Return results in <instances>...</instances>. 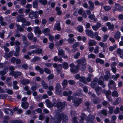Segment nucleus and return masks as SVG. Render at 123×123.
Instances as JSON below:
<instances>
[{
  "label": "nucleus",
  "instance_id": "obj_1",
  "mask_svg": "<svg viewBox=\"0 0 123 123\" xmlns=\"http://www.w3.org/2000/svg\"><path fill=\"white\" fill-rule=\"evenodd\" d=\"M57 116V117H54V119H56L58 121H60V122L62 120V123H67L68 120V117L66 115H64L63 113L62 114L60 112H57L56 114Z\"/></svg>",
  "mask_w": 123,
  "mask_h": 123
},
{
  "label": "nucleus",
  "instance_id": "obj_2",
  "mask_svg": "<svg viewBox=\"0 0 123 123\" xmlns=\"http://www.w3.org/2000/svg\"><path fill=\"white\" fill-rule=\"evenodd\" d=\"M65 103L64 102H58L56 104L55 106L56 107L58 111H62L65 108Z\"/></svg>",
  "mask_w": 123,
  "mask_h": 123
},
{
  "label": "nucleus",
  "instance_id": "obj_3",
  "mask_svg": "<svg viewBox=\"0 0 123 123\" xmlns=\"http://www.w3.org/2000/svg\"><path fill=\"white\" fill-rule=\"evenodd\" d=\"M61 88V86L60 84L58 83L56 84L55 87V92L57 95L62 96Z\"/></svg>",
  "mask_w": 123,
  "mask_h": 123
},
{
  "label": "nucleus",
  "instance_id": "obj_4",
  "mask_svg": "<svg viewBox=\"0 0 123 123\" xmlns=\"http://www.w3.org/2000/svg\"><path fill=\"white\" fill-rule=\"evenodd\" d=\"M72 101L75 106H78L82 102V100L81 98L78 99L77 98H75L73 99Z\"/></svg>",
  "mask_w": 123,
  "mask_h": 123
},
{
  "label": "nucleus",
  "instance_id": "obj_5",
  "mask_svg": "<svg viewBox=\"0 0 123 123\" xmlns=\"http://www.w3.org/2000/svg\"><path fill=\"white\" fill-rule=\"evenodd\" d=\"M108 85L109 88L111 89L115 90L116 89V83L114 81L112 80L109 81Z\"/></svg>",
  "mask_w": 123,
  "mask_h": 123
},
{
  "label": "nucleus",
  "instance_id": "obj_6",
  "mask_svg": "<svg viewBox=\"0 0 123 123\" xmlns=\"http://www.w3.org/2000/svg\"><path fill=\"white\" fill-rule=\"evenodd\" d=\"M38 12L37 11L35 12L32 11L30 12L29 15V17L31 19L38 18Z\"/></svg>",
  "mask_w": 123,
  "mask_h": 123
},
{
  "label": "nucleus",
  "instance_id": "obj_7",
  "mask_svg": "<svg viewBox=\"0 0 123 123\" xmlns=\"http://www.w3.org/2000/svg\"><path fill=\"white\" fill-rule=\"evenodd\" d=\"M105 93L106 97L108 101L111 102L112 101V99L111 96V91L110 90L105 91L104 92Z\"/></svg>",
  "mask_w": 123,
  "mask_h": 123
},
{
  "label": "nucleus",
  "instance_id": "obj_8",
  "mask_svg": "<svg viewBox=\"0 0 123 123\" xmlns=\"http://www.w3.org/2000/svg\"><path fill=\"white\" fill-rule=\"evenodd\" d=\"M115 10L119 12L123 11V6L118 3H116L115 5Z\"/></svg>",
  "mask_w": 123,
  "mask_h": 123
},
{
  "label": "nucleus",
  "instance_id": "obj_9",
  "mask_svg": "<svg viewBox=\"0 0 123 123\" xmlns=\"http://www.w3.org/2000/svg\"><path fill=\"white\" fill-rule=\"evenodd\" d=\"M86 115L84 113H82L80 116V119L79 121V123H84V120L86 118Z\"/></svg>",
  "mask_w": 123,
  "mask_h": 123
},
{
  "label": "nucleus",
  "instance_id": "obj_10",
  "mask_svg": "<svg viewBox=\"0 0 123 123\" xmlns=\"http://www.w3.org/2000/svg\"><path fill=\"white\" fill-rule=\"evenodd\" d=\"M85 32L86 34L88 36L92 37H93V33L92 31L87 29L85 30Z\"/></svg>",
  "mask_w": 123,
  "mask_h": 123
},
{
  "label": "nucleus",
  "instance_id": "obj_11",
  "mask_svg": "<svg viewBox=\"0 0 123 123\" xmlns=\"http://www.w3.org/2000/svg\"><path fill=\"white\" fill-rule=\"evenodd\" d=\"M29 104L27 101L24 102H22L21 104V106L22 108L25 109H27L29 106Z\"/></svg>",
  "mask_w": 123,
  "mask_h": 123
},
{
  "label": "nucleus",
  "instance_id": "obj_12",
  "mask_svg": "<svg viewBox=\"0 0 123 123\" xmlns=\"http://www.w3.org/2000/svg\"><path fill=\"white\" fill-rule=\"evenodd\" d=\"M106 25L108 27V29L109 30H110L112 31L114 30V25L113 24L111 25V23L108 22L106 23Z\"/></svg>",
  "mask_w": 123,
  "mask_h": 123
},
{
  "label": "nucleus",
  "instance_id": "obj_13",
  "mask_svg": "<svg viewBox=\"0 0 123 123\" xmlns=\"http://www.w3.org/2000/svg\"><path fill=\"white\" fill-rule=\"evenodd\" d=\"M122 99L120 97L117 98L115 101L113 102V104L114 105H117L119 104L121 102Z\"/></svg>",
  "mask_w": 123,
  "mask_h": 123
},
{
  "label": "nucleus",
  "instance_id": "obj_14",
  "mask_svg": "<svg viewBox=\"0 0 123 123\" xmlns=\"http://www.w3.org/2000/svg\"><path fill=\"white\" fill-rule=\"evenodd\" d=\"M79 70V68L78 66H76L75 68H70V70L71 72L73 74L77 73Z\"/></svg>",
  "mask_w": 123,
  "mask_h": 123
},
{
  "label": "nucleus",
  "instance_id": "obj_15",
  "mask_svg": "<svg viewBox=\"0 0 123 123\" xmlns=\"http://www.w3.org/2000/svg\"><path fill=\"white\" fill-rule=\"evenodd\" d=\"M95 117L93 115H91L88 117H86V120L89 122H92L93 121Z\"/></svg>",
  "mask_w": 123,
  "mask_h": 123
},
{
  "label": "nucleus",
  "instance_id": "obj_16",
  "mask_svg": "<svg viewBox=\"0 0 123 123\" xmlns=\"http://www.w3.org/2000/svg\"><path fill=\"white\" fill-rule=\"evenodd\" d=\"M99 114L100 115H102L105 117H106L107 114V111L105 109L101 110Z\"/></svg>",
  "mask_w": 123,
  "mask_h": 123
},
{
  "label": "nucleus",
  "instance_id": "obj_17",
  "mask_svg": "<svg viewBox=\"0 0 123 123\" xmlns=\"http://www.w3.org/2000/svg\"><path fill=\"white\" fill-rule=\"evenodd\" d=\"M55 10L57 12V15H60L62 14V12L60 7H56L55 8Z\"/></svg>",
  "mask_w": 123,
  "mask_h": 123
},
{
  "label": "nucleus",
  "instance_id": "obj_18",
  "mask_svg": "<svg viewBox=\"0 0 123 123\" xmlns=\"http://www.w3.org/2000/svg\"><path fill=\"white\" fill-rule=\"evenodd\" d=\"M54 29L55 30H56L58 31H60L61 29L60 23H57L56 25H55L54 27Z\"/></svg>",
  "mask_w": 123,
  "mask_h": 123
},
{
  "label": "nucleus",
  "instance_id": "obj_19",
  "mask_svg": "<svg viewBox=\"0 0 123 123\" xmlns=\"http://www.w3.org/2000/svg\"><path fill=\"white\" fill-rule=\"evenodd\" d=\"M72 93V92L71 91H69L68 92L66 91H64L63 92V95L64 96H67L71 95Z\"/></svg>",
  "mask_w": 123,
  "mask_h": 123
},
{
  "label": "nucleus",
  "instance_id": "obj_20",
  "mask_svg": "<svg viewBox=\"0 0 123 123\" xmlns=\"http://www.w3.org/2000/svg\"><path fill=\"white\" fill-rule=\"evenodd\" d=\"M35 34L37 33L38 34H41L42 32L40 28L38 27H35V29L34 31Z\"/></svg>",
  "mask_w": 123,
  "mask_h": 123
},
{
  "label": "nucleus",
  "instance_id": "obj_21",
  "mask_svg": "<svg viewBox=\"0 0 123 123\" xmlns=\"http://www.w3.org/2000/svg\"><path fill=\"white\" fill-rule=\"evenodd\" d=\"M14 53V51H11L9 52L8 53H6L5 55L7 58H9L13 56Z\"/></svg>",
  "mask_w": 123,
  "mask_h": 123
},
{
  "label": "nucleus",
  "instance_id": "obj_22",
  "mask_svg": "<svg viewBox=\"0 0 123 123\" xmlns=\"http://www.w3.org/2000/svg\"><path fill=\"white\" fill-rule=\"evenodd\" d=\"M121 35L119 31H117L114 36V38L117 40L119 39Z\"/></svg>",
  "mask_w": 123,
  "mask_h": 123
},
{
  "label": "nucleus",
  "instance_id": "obj_23",
  "mask_svg": "<svg viewBox=\"0 0 123 123\" xmlns=\"http://www.w3.org/2000/svg\"><path fill=\"white\" fill-rule=\"evenodd\" d=\"M30 82L29 80L28 79H23L21 81V83L24 85L28 84Z\"/></svg>",
  "mask_w": 123,
  "mask_h": 123
},
{
  "label": "nucleus",
  "instance_id": "obj_24",
  "mask_svg": "<svg viewBox=\"0 0 123 123\" xmlns=\"http://www.w3.org/2000/svg\"><path fill=\"white\" fill-rule=\"evenodd\" d=\"M88 3L90 6L89 9L90 10H92L94 8V6L93 3L91 0H89L88 1Z\"/></svg>",
  "mask_w": 123,
  "mask_h": 123
},
{
  "label": "nucleus",
  "instance_id": "obj_25",
  "mask_svg": "<svg viewBox=\"0 0 123 123\" xmlns=\"http://www.w3.org/2000/svg\"><path fill=\"white\" fill-rule=\"evenodd\" d=\"M54 61L55 62L58 61L60 62L62 61V59L61 58H58L57 56H55L53 58Z\"/></svg>",
  "mask_w": 123,
  "mask_h": 123
},
{
  "label": "nucleus",
  "instance_id": "obj_26",
  "mask_svg": "<svg viewBox=\"0 0 123 123\" xmlns=\"http://www.w3.org/2000/svg\"><path fill=\"white\" fill-rule=\"evenodd\" d=\"M89 45L90 46L95 45H96V42L93 40H91L88 42Z\"/></svg>",
  "mask_w": 123,
  "mask_h": 123
},
{
  "label": "nucleus",
  "instance_id": "obj_27",
  "mask_svg": "<svg viewBox=\"0 0 123 123\" xmlns=\"http://www.w3.org/2000/svg\"><path fill=\"white\" fill-rule=\"evenodd\" d=\"M33 34L31 32L29 33L27 35L28 39L30 40H31L33 39Z\"/></svg>",
  "mask_w": 123,
  "mask_h": 123
},
{
  "label": "nucleus",
  "instance_id": "obj_28",
  "mask_svg": "<svg viewBox=\"0 0 123 123\" xmlns=\"http://www.w3.org/2000/svg\"><path fill=\"white\" fill-rule=\"evenodd\" d=\"M112 96L113 97H117L119 96V94L117 91H115L112 92Z\"/></svg>",
  "mask_w": 123,
  "mask_h": 123
},
{
  "label": "nucleus",
  "instance_id": "obj_29",
  "mask_svg": "<svg viewBox=\"0 0 123 123\" xmlns=\"http://www.w3.org/2000/svg\"><path fill=\"white\" fill-rule=\"evenodd\" d=\"M40 59V57L37 56H34V57L33 58L32 60V61L33 62H36L39 61Z\"/></svg>",
  "mask_w": 123,
  "mask_h": 123
},
{
  "label": "nucleus",
  "instance_id": "obj_30",
  "mask_svg": "<svg viewBox=\"0 0 123 123\" xmlns=\"http://www.w3.org/2000/svg\"><path fill=\"white\" fill-rule=\"evenodd\" d=\"M10 123H23V122L22 120H14L10 122Z\"/></svg>",
  "mask_w": 123,
  "mask_h": 123
},
{
  "label": "nucleus",
  "instance_id": "obj_31",
  "mask_svg": "<svg viewBox=\"0 0 123 123\" xmlns=\"http://www.w3.org/2000/svg\"><path fill=\"white\" fill-rule=\"evenodd\" d=\"M61 65V64H59L58 65V64L56 63H55L53 65V67L55 68H56L57 71L58 72L60 71L59 68L58 66H60Z\"/></svg>",
  "mask_w": 123,
  "mask_h": 123
},
{
  "label": "nucleus",
  "instance_id": "obj_32",
  "mask_svg": "<svg viewBox=\"0 0 123 123\" xmlns=\"http://www.w3.org/2000/svg\"><path fill=\"white\" fill-rule=\"evenodd\" d=\"M79 43L78 42H75L72 45V47L74 50H76L77 49L76 47L79 46Z\"/></svg>",
  "mask_w": 123,
  "mask_h": 123
},
{
  "label": "nucleus",
  "instance_id": "obj_33",
  "mask_svg": "<svg viewBox=\"0 0 123 123\" xmlns=\"http://www.w3.org/2000/svg\"><path fill=\"white\" fill-rule=\"evenodd\" d=\"M64 52V51L62 49L61 50H60L58 51V55L62 56L65 54Z\"/></svg>",
  "mask_w": 123,
  "mask_h": 123
},
{
  "label": "nucleus",
  "instance_id": "obj_34",
  "mask_svg": "<svg viewBox=\"0 0 123 123\" xmlns=\"http://www.w3.org/2000/svg\"><path fill=\"white\" fill-rule=\"evenodd\" d=\"M77 29L79 32H82L83 31V26L82 25H80L77 27Z\"/></svg>",
  "mask_w": 123,
  "mask_h": 123
},
{
  "label": "nucleus",
  "instance_id": "obj_35",
  "mask_svg": "<svg viewBox=\"0 0 123 123\" xmlns=\"http://www.w3.org/2000/svg\"><path fill=\"white\" fill-rule=\"evenodd\" d=\"M108 37L109 36L108 35L106 34H105L103 38L102 41L103 42L106 41Z\"/></svg>",
  "mask_w": 123,
  "mask_h": 123
},
{
  "label": "nucleus",
  "instance_id": "obj_36",
  "mask_svg": "<svg viewBox=\"0 0 123 123\" xmlns=\"http://www.w3.org/2000/svg\"><path fill=\"white\" fill-rule=\"evenodd\" d=\"M105 10L106 11H108L111 9V7L109 6H103Z\"/></svg>",
  "mask_w": 123,
  "mask_h": 123
},
{
  "label": "nucleus",
  "instance_id": "obj_37",
  "mask_svg": "<svg viewBox=\"0 0 123 123\" xmlns=\"http://www.w3.org/2000/svg\"><path fill=\"white\" fill-rule=\"evenodd\" d=\"M79 80L80 81L83 83H85L86 82V78L84 76H81Z\"/></svg>",
  "mask_w": 123,
  "mask_h": 123
},
{
  "label": "nucleus",
  "instance_id": "obj_38",
  "mask_svg": "<svg viewBox=\"0 0 123 123\" xmlns=\"http://www.w3.org/2000/svg\"><path fill=\"white\" fill-rule=\"evenodd\" d=\"M42 85L43 88L44 89H47L48 87L47 84L44 81H43V82H42Z\"/></svg>",
  "mask_w": 123,
  "mask_h": 123
},
{
  "label": "nucleus",
  "instance_id": "obj_39",
  "mask_svg": "<svg viewBox=\"0 0 123 123\" xmlns=\"http://www.w3.org/2000/svg\"><path fill=\"white\" fill-rule=\"evenodd\" d=\"M108 108L109 109V113L110 114H112L113 112V107L112 106H109L108 107Z\"/></svg>",
  "mask_w": 123,
  "mask_h": 123
},
{
  "label": "nucleus",
  "instance_id": "obj_40",
  "mask_svg": "<svg viewBox=\"0 0 123 123\" xmlns=\"http://www.w3.org/2000/svg\"><path fill=\"white\" fill-rule=\"evenodd\" d=\"M45 102L48 106L50 107H52V103L50 102V100L49 99H47L46 100Z\"/></svg>",
  "mask_w": 123,
  "mask_h": 123
},
{
  "label": "nucleus",
  "instance_id": "obj_41",
  "mask_svg": "<svg viewBox=\"0 0 123 123\" xmlns=\"http://www.w3.org/2000/svg\"><path fill=\"white\" fill-rule=\"evenodd\" d=\"M63 68L65 69H67L68 68V65L67 62H65L63 63Z\"/></svg>",
  "mask_w": 123,
  "mask_h": 123
},
{
  "label": "nucleus",
  "instance_id": "obj_42",
  "mask_svg": "<svg viewBox=\"0 0 123 123\" xmlns=\"http://www.w3.org/2000/svg\"><path fill=\"white\" fill-rule=\"evenodd\" d=\"M36 54H40L42 52V50L41 48H38L36 49Z\"/></svg>",
  "mask_w": 123,
  "mask_h": 123
},
{
  "label": "nucleus",
  "instance_id": "obj_43",
  "mask_svg": "<svg viewBox=\"0 0 123 123\" xmlns=\"http://www.w3.org/2000/svg\"><path fill=\"white\" fill-rule=\"evenodd\" d=\"M44 71L46 73L48 74H50L51 73L50 70L47 68H44Z\"/></svg>",
  "mask_w": 123,
  "mask_h": 123
},
{
  "label": "nucleus",
  "instance_id": "obj_44",
  "mask_svg": "<svg viewBox=\"0 0 123 123\" xmlns=\"http://www.w3.org/2000/svg\"><path fill=\"white\" fill-rule=\"evenodd\" d=\"M76 112L75 111H73L71 110L70 111V113L71 116L72 117H74L75 116L76 114Z\"/></svg>",
  "mask_w": 123,
  "mask_h": 123
},
{
  "label": "nucleus",
  "instance_id": "obj_45",
  "mask_svg": "<svg viewBox=\"0 0 123 123\" xmlns=\"http://www.w3.org/2000/svg\"><path fill=\"white\" fill-rule=\"evenodd\" d=\"M33 7L37 8L38 6V4L36 1H34L33 3Z\"/></svg>",
  "mask_w": 123,
  "mask_h": 123
},
{
  "label": "nucleus",
  "instance_id": "obj_46",
  "mask_svg": "<svg viewBox=\"0 0 123 123\" xmlns=\"http://www.w3.org/2000/svg\"><path fill=\"white\" fill-rule=\"evenodd\" d=\"M75 40L74 38H69L67 39V41L69 43H72Z\"/></svg>",
  "mask_w": 123,
  "mask_h": 123
},
{
  "label": "nucleus",
  "instance_id": "obj_47",
  "mask_svg": "<svg viewBox=\"0 0 123 123\" xmlns=\"http://www.w3.org/2000/svg\"><path fill=\"white\" fill-rule=\"evenodd\" d=\"M96 57L95 55L93 54H91L88 55V58L94 59Z\"/></svg>",
  "mask_w": 123,
  "mask_h": 123
},
{
  "label": "nucleus",
  "instance_id": "obj_48",
  "mask_svg": "<svg viewBox=\"0 0 123 123\" xmlns=\"http://www.w3.org/2000/svg\"><path fill=\"white\" fill-rule=\"evenodd\" d=\"M21 74V72L20 71H17L16 72H15V78H17L18 77V76H20Z\"/></svg>",
  "mask_w": 123,
  "mask_h": 123
},
{
  "label": "nucleus",
  "instance_id": "obj_49",
  "mask_svg": "<svg viewBox=\"0 0 123 123\" xmlns=\"http://www.w3.org/2000/svg\"><path fill=\"white\" fill-rule=\"evenodd\" d=\"M54 46V44L53 42L50 43L49 45V48L51 49H52Z\"/></svg>",
  "mask_w": 123,
  "mask_h": 123
},
{
  "label": "nucleus",
  "instance_id": "obj_50",
  "mask_svg": "<svg viewBox=\"0 0 123 123\" xmlns=\"http://www.w3.org/2000/svg\"><path fill=\"white\" fill-rule=\"evenodd\" d=\"M68 84V81L66 79H64L63 80L62 83V85L63 86H64Z\"/></svg>",
  "mask_w": 123,
  "mask_h": 123
},
{
  "label": "nucleus",
  "instance_id": "obj_51",
  "mask_svg": "<svg viewBox=\"0 0 123 123\" xmlns=\"http://www.w3.org/2000/svg\"><path fill=\"white\" fill-rule=\"evenodd\" d=\"M114 112L116 114H117L120 112L119 109L118 107H116V109L114 111Z\"/></svg>",
  "mask_w": 123,
  "mask_h": 123
},
{
  "label": "nucleus",
  "instance_id": "obj_52",
  "mask_svg": "<svg viewBox=\"0 0 123 123\" xmlns=\"http://www.w3.org/2000/svg\"><path fill=\"white\" fill-rule=\"evenodd\" d=\"M68 82L70 85H74L75 83V81L73 80H68Z\"/></svg>",
  "mask_w": 123,
  "mask_h": 123
},
{
  "label": "nucleus",
  "instance_id": "obj_53",
  "mask_svg": "<svg viewBox=\"0 0 123 123\" xmlns=\"http://www.w3.org/2000/svg\"><path fill=\"white\" fill-rule=\"evenodd\" d=\"M54 75L53 74H50L47 77V79L48 80H50L53 79Z\"/></svg>",
  "mask_w": 123,
  "mask_h": 123
},
{
  "label": "nucleus",
  "instance_id": "obj_54",
  "mask_svg": "<svg viewBox=\"0 0 123 123\" xmlns=\"http://www.w3.org/2000/svg\"><path fill=\"white\" fill-rule=\"evenodd\" d=\"M49 39L51 42H53V41L54 40V37L50 34H49Z\"/></svg>",
  "mask_w": 123,
  "mask_h": 123
},
{
  "label": "nucleus",
  "instance_id": "obj_55",
  "mask_svg": "<svg viewBox=\"0 0 123 123\" xmlns=\"http://www.w3.org/2000/svg\"><path fill=\"white\" fill-rule=\"evenodd\" d=\"M97 83L92 81L91 82V85L93 88H94L96 86Z\"/></svg>",
  "mask_w": 123,
  "mask_h": 123
},
{
  "label": "nucleus",
  "instance_id": "obj_56",
  "mask_svg": "<svg viewBox=\"0 0 123 123\" xmlns=\"http://www.w3.org/2000/svg\"><path fill=\"white\" fill-rule=\"evenodd\" d=\"M6 91L7 93L11 95H12L13 93V91L10 89H6Z\"/></svg>",
  "mask_w": 123,
  "mask_h": 123
},
{
  "label": "nucleus",
  "instance_id": "obj_57",
  "mask_svg": "<svg viewBox=\"0 0 123 123\" xmlns=\"http://www.w3.org/2000/svg\"><path fill=\"white\" fill-rule=\"evenodd\" d=\"M80 54L79 52H78L77 53L74 55V58L76 59L78 58L79 57L80 55Z\"/></svg>",
  "mask_w": 123,
  "mask_h": 123
},
{
  "label": "nucleus",
  "instance_id": "obj_58",
  "mask_svg": "<svg viewBox=\"0 0 123 123\" xmlns=\"http://www.w3.org/2000/svg\"><path fill=\"white\" fill-rule=\"evenodd\" d=\"M51 119L52 120H53L54 121V122H53L52 123H60V121H58V120H57L56 119H55V120L54 118L52 117H51Z\"/></svg>",
  "mask_w": 123,
  "mask_h": 123
},
{
  "label": "nucleus",
  "instance_id": "obj_59",
  "mask_svg": "<svg viewBox=\"0 0 123 123\" xmlns=\"http://www.w3.org/2000/svg\"><path fill=\"white\" fill-rule=\"evenodd\" d=\"M88 18L91 20H93L95 18V16L94 14H91L89 15L88 16Z\"/></svg>",
  "mask_w": 123,
  "mask_h": 123
},
{
  "label": "nucleus",
  "instance_id": "obj_60",
  "mask_svg": "<svg viewBox=\"0 0 123 123\" xmlns=\"http://www.w3.org/2000/svg\"><path fill=\"white\" fill-rule=\"evenodd\" d=\"M98 49L99 47L98 46H96L95 49L94 50V53L95 54L98 53L99 52L98 50Z\"/></svg>",
  "mask_w": 123,
  "mask_h": 123
},
{
  "label": "nucleus",
  "instance_id": "obj_61",
  "mask_svg": "<svg viewBox=\"0 0 123 123\" xmlns=\"http://www.w3.org/2000/svg\"><path fill=\"white\" fill-rule=\"evenodd\" d=\"M109 75H108V74H106L104 76V78L105 80L106 81L108 80L109 79Z\"/></svg>",
  "mask_w": 123,
  "mask_h": 123
},
{
  "label": "nucleus",
  "instance_id": "obj_62",
  "mask_svg": "<svg viewBox=\"0 0 123 123\" xmlns=\"http://www.w3.org/2000/svg\"><path fill=\"white\" fill-rule=\"evenodd\" d=\"M23 17L21 15H20L17 18V21L18 22H20V21Z\"/></svg>",
  "mask_w": 123,
  "mask_h": 123
},
{
  "label": "nucleus",
  "instance_id": "obj_63",
  "mask_svg": "<svg viewBox=\"0 0 123 123\" xmlns=\"http://www.w3.org/2000/svg\"><path fill=\"white\" fill-rule=\"evenodd\" d=\"M22 68H23L24 69L26 70L27 69L28 66L27 64H23L22 65Z\"/></svg>",
  "mask_w": 123,
  "mask_h": 123
},
{
  "label": "nucleus",
  "instance_id": "obj_64",
  "mask_svg": "<svg viewBox=\"0 0 123 123\" xmlns=\"http://www.w3.org/2000/svg\"><path fill=\"white\" fill-rule=\"evenodd\" d=\"M50 31V29L48 28H45L44 29L43 31V32L45 33H46L49 32Z\"/></svg>",
  "mask_w": 123,
  "mask_h": 123
}]
</instances>
